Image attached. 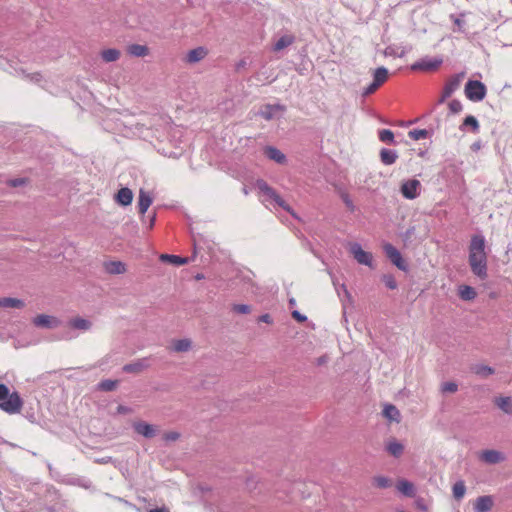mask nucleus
<instances>
[{
	"label": "nucleus",
	"instance_id": "1",
	"mask_svg": "<svg viewBox=\"0 0 512 512\" xmlns=\"http://www.w3.org/2000/svg\"><path fill=\"white\" fill-rule=\"evenodd\" d=\"M485 248V237L481 233L472 235L468 247V263L472 273L480 280H485L488 277V260Z\"/></svg>",
	"mask_w": 512,
	"mask_h": 512
},
{
	"label": "nucleus",
	"instance_id": "2",
	"mask_svg": "<svg viewBox=\"0 0 512 512\" xmlns=\"http://www.w3.org/2000/svg\"><path fill=\"white\" fill-rule=\"evenodd\" d=\"M23 400L19 393H10L5 384H0V409L8 414H17L21 411Z\"/></svg>",
	"mask_w": 512,
	"mask_h": 512
},
{
	"label": "nucleus",
	"instance_id": "3",
	"mask_svg": "<svg viewBox=\"0 0 512 512\" xmlns=\"http://www.w3.org/2000/svg\"><path fill=\"white\" fill-rule=\"evenodd\" d=\"M257 189L263 193L267 198L272 199L278 206L289 212L294 218H298L294 210L282 199L274 188L262 179L256 181Z\"/></svg>",
	"mask_w": 512,
	"mask_h": 512
},
{
	"label": "nucleus",
	"instance_id": "4",
	"mask_svg": "<svg viewBox=\"0 0 512 512\" xmlns=\"http://www.w3.org/2000/svg\"><path fill=\"white\" fill-rule=\"evenodd\" d=\"M486 92V86L478 80H469L465 85V95L473 102L482 101L486 96Z\"/></svg>",
	"mask_w": 512,
	"mask_h": 512
},
{
	"label": "nucleus",
	"instance_id": "5",
	"mask_svg": "<svg viewBox=\"0 0 512 512\" xmlns=\"http://www.w3.org/2000/svg\"><path fill=\"white\" fill-rule=\"evenodd\" d=\"M443 59L441 57H424L411 65L413 71H435L441 64Z\"/></svg>",
	"mask_w": 512,
	"mask_h": 512
},
{
	"label": "nucleus",
	"instance_id": "6",
	"mask_svg": "<svg viewBox=\"0 0 512 512\" xmlns=\"http://www.w3.org/2000/svg\"><path fill=\"white\" fill-rule=\"evenodd\" d=\"M479 459L486 464L495 465V464L505 461L506 456L501 451L494 450V449H487V450H483L480 453Z\"/></svg>",
	"mask_w": 512,
	"mask_h": 512
},
{
	"label": "nucleus",
	"instance_id": "7",
	"mask_svg": "<svg viewBox=\"0 0 512 512\" xmlns=\"http://www.w3.org/2000/svg\"><path fill=\"white\" fill-rule=\"evenodd\" d=\"M420 186L417 179H410L402 183L400 191L406 199L412 200L418 197Z\"/></svg>",
	"mask_w": 512,
	"mask_h": 512
},
{
	"label": "nucleus",
	"instance_id": "8",
	"mask_svg": "<svg viewBox=\"0 0 512 512\" xmlns=\"http://www.w3.org/2000/svg\"><path fill=\"white\" fill-rule=\"evenodd\" d=\"M384 251L386 253V256L397 268L403 271L407 269V265L403 260L401 253L392 244H386L384 246Z\"/></svg>",
	"mask_w": 512,
	"mask_h": 512
},
{
	"label": "nucleus",
	"instance_id": "9",
	"mask_svg": "<svg viewBox=\"0 0 512 512\" xmlns=\"http://www.w3.org/2000/svg\"><path fill=\"white\" fill-rule=\"evenodd\" d=\"M350 252L352 253V255L354 256V258L356 259V261L359 264H363L366 266L372 265V255L370 253L364 251L360 244H358V243L351 244Z\"/></svg>",
	"mask_w": 512,
	"mask_h": 512
},
{
	"label": "nucleus",
	"instance_id": "10",
	"mask_svg": "<svg viewBox=\"0 0 512 512\" xmlns=\"http://www.w3.org/2000/svg\"><path fill=\"white\" fill-rule=\"evenodd\" d=\"M465 74L463 72L451 76L443 87L444 98H449L459 87Z\"/></svg>",
	"mask_w": 512,
	"mask_h": 512
},
{
	"label": "nucleus",
	"instance_id": "11",
	"mask_svg": "<svg viewBox=\"0 0 512 512\" xmlns=\"http://www.w3.org/2000/svg\"><path fill=\"white\" fill-rule=\"evenodd\" d=\"M132 427L136 433L148 439L153 438L157 434L156 427L144 421L134 422Z\"/></svg>",
	"mask_w": 512,
	"mask_h": 512
},
{
	"label": "nucleus",
	"instance_id": "12",
	"mask_svg": "<svg viewBox=\"0 0 512 512\" xmlns=\"http://www.w3.org/2000/svg\"><path fill=\"white\" fill-rule=\"evenodd\" d=\"M493 507V498L490 495L480 496L474 503L475 512H489Z\"/></svg>",
	"mask_w": 512,
	"mask_h": 512
},
{
	"label": "nucleus",
	"instance_id": "13",
	"mask_svg": "<svg viewBox=\"0 0 512 512\" xmlns=\"http://www.w3.org/2000/svg\"><path fill=\"white\" fill-rule=\"evenodd\" d=\"M264 154L270 160L275 161L278 164H284L286 162V156L279 149L274 146H266L264 148Z\"/></svg>",
	"mask_w": 512,
	"mask_h": 512
},
{
	"label": "nucleus",
	"instance_id": "14",
	"mask_svg": "<svg viewBox=\"0 0 512 512\" xmlns=\"http://www.w3.org/2000/svg\"><path fill=\"white\" fill-rule=\"evenodd\" d=\"M33 323L37 327L53 328L57 326V319L48 315H38L33 319Z\"/></svg>",
	"mask_w": 512,
	"mask_h": 512
},
{
	"label": "nucleus",
	"instance_id": "15",
	"mask_svg": "<svg viewBox=\"0 0 512 512\" xmlns=\"http://www.w3.org/2000/svg\"><path fill=\"white\" fill-rule=\"evenodd\" d=\"M493 402L505 414L512 415V397H510V396L495 397Z\"/></svg>",
	"mask_w": 512,
	"mask_h": 512
},
{
	"label": "nucleus",
	"instance_id": "16",
	"mask_svg": "<svg viewBox=\"0 0 512 512\" xmlns=\"http://www.w3.org/2000/svg\"><path fill=\"white\" fill-rule=\"evenodd\" d=\"M115 200L118 204H120L122 206L130 205L133 200V193H132L131 189H129L127 187L121 188L117 192V194L115 196Z\"/></svg>",
	"mask_w": 512,
	"mask_h": 512
},
{
	"label": "nucleus",
	"instance_id": "17",
	"mask_svg": "<svg viewBox=\"0 0 512 512\" xmlns=\"http://www.w3.org/2000/svg\"><path fill=\"white\" fill-rule=\"evenodd\" d=\"M152 204V197L148 192L140 189L139 197H138V210L141 215H144L148 210L149 206Z\"/></svg>",
	"mask_w": 512,
	"mask_h": 512
},
{
	"label": "nucleus",
	"instance_id": "18",
	"mask_svg": "<svg viewBox=\"0 0 512 512\" xmlns=\"http://www.w3.org/2000/svg\"><path fill=\"white\" fill-rule=\"evenodd\" d=\"M285 107L280 104H267L259 112V115L265 120H271L274 118L277 111H284Z\"/></svg>",
	"mask_w": 512,
	"mask_h": 512
},
{
	"label": "nucleus",
	"instance_id": "19",
	"mask_svg": "<svg viewBox=\"0 0 512 512\" xmlns=\"http://www.w3.org/2000/svg\"><path fill=\"white\" fill-rule=\"evenodd\" d=\"M207 55V51L204 47H197L192 50H190L186 55V62L188 63H197L204 59V57Z\"/></svg>",
	"mask_w": 512,
	"mask_h": 512
},
{
	"label": "nucleus",
	"instance_id": "20",
	"mask_svg": "<svg viewBox=\"0 0 512 512\" xmlns=\"http://www.w3.org/2000/svg\"><path fill=\"white\" fill-rule=\"evenodd\" d=\"M386 451L393 457L398 458L403 454L404 446L393 438L386 444Z\"/></svg>",
	"mask_w": 512,
	"mask_h": 512
},
{
	"label": "nucleus",
	"instance_id": "21",
	"mask_svg": "<svg viewBox=\"0 0 512 512\" xmlns=\"http://www.w3.org/2000/svg\"><path fill=\"white\" fill-rule=\"evenodd\" d=\"M105 270L109 274H123L126 272V266L121 261H109L104 264Z\"/></svg>",
	"mask_w": 512,
	"mask_h": 512
},
{
	"label": "nucleus",
	"instance_id": "22",
	"mask_svg": "<svg viewBox=\"0 0 512 512\" xmlns=\"http://www.w3.org/2000/svg\"><path fill=\"white\" fill-rule=\"evenodd\" d=\"M398 154L395 150L383 148L380 151L381 162L385 165H392L396 162Z\"/></svg>",
	"mask_w": 512,
	"mask_h": 512
},
{
	"label": "nucleus",
	"instance_id": "23",
	"mask_svg": "<svg viewBox=\"0 0 512 512\" xmlns=\"http://www.w3.org/2000/svg\"><path fill=\"white\" fill-rule=\"evenodd\" d=\"M127 53L134 57H145L149 54V48L146 45L131 44L127 47Z\"/></svg>",
	"mask_w": 512,
	"mask_h": 512
},
{
	"label": "nucleus",
	"instance_id": "24",
	"mask_svg": "<svg viewBox=\"0 0 512 512\" xmlns=\"http://www.w3.org/2000/svg\"><path fill=\"white\" fill-rule=\"evenodd\" d=\"M24 302L17 298L3 297L0 298V307L4 309L16 308L21 309L24 307Z\"/></svg>",
	"mask_w": 512,
	"mask_h": 512
},
{
	"label": "nucleus",
	"instance_id": "25",
	"mask_svg": "<svg viewBox=\"0 0 512 512\" xmlns=\"http://www.w3.org/2000/svg\"><path fill=\"white\" fill-rule=\"evenodd\" d=\"M295 41V37L291 34H285L281 36L274 44L273 50L274 51H280L284 48L292 45Z\"/></svg>",
	"mask_w": 512,
	"mask_h": 512
},
{
	"label": "nucleus",
	"instance_id": "26",
	"mask_svg": "<svg viewBox=\"0 0 512 512\" xmlns=\"http://www.w3.org/2000/svg\"><path fill=\"white\" fill-rule=\"evenodd\" d=\"M383 416L390 421L399 422L400 421V412L396 408V406L392 404H386L383 409Z\"/></svg>",
	"mask_w": 512,
	"mask_h": 512
},
{
	"label": "nucleus",
	"instance_id": "27",
	"mask_svg": "<svg viewBox=\"0 0 512 512\" xmlns=\"http://www.w3.org/2000/svg\"><path fill=\"white\" fill-rule=\"evenodd\" d=\"M160 260L162 262H168L176 266L184 265L189 262L188 258L180 257L177 255H171V254H161Z\"/></svg>",
	"mask_w": 512,
	"mask_h": 512
},
{
	"label": "nucleus",
	"instance_id": "28",
	"mask_svg": "<svg viewBox=\"0 0 512 512\" xmlns=\"http://www.w3.org/2000/svg\"><path fill=\"white\" fill-rule=\"evenodd\" d=\"M192 342L188 338L174 340L172 343V349L175 352H187L191 349Z\"/></svg>",
	"mask_w": 512,
	"mask_h": 512
},
{
	"label": "nucleus",
	"instance_id": "29",
	"mask_svg": "<svg viewBox=\"0 0 512 512\" xmlns=\"http://www.w3.org/2000/svg\"><path fill=\"white\" fill-rule=\"evenodd\" d=\"M388 79V70L385 67L377 68L373 73V82L379 87Z\"/></svg>",
	"mask_w": 512,
	"mask_h": 512
},
{
	"label": "nucleus",
	"instance_id": "30",
	"mask_svg": "<svg viewBox=\"0 0 512 512\" xmlns=\"http://www.w3.org/2000/svg\"><path fill=\"white\" fill-rule=\"evenodd\" d=\"M120 51L115 48L105 49L101 52V57L105 62H115L120 58Z\"/></svg>",
	"mask_w": 512,
	"mask_h": 512
},
{
	"label": "nucleus",
	"instance_id": "31",
	"mask_svg": "<svg viewBox=\"0 0 512 512\" xmlns=\"http://www.w3.org/2000/svg\"><path fill=\"white\" fill-rule=\"evenodd\" d=\"M397 489L405 496L412 497L414 495V485L407 480L398 481Z\"/></svg>",
	"mask_w": 512,
	"mask_h": 512
},
{
	"label": "nucleus",
	"instance_id": "32",
	"mask_svg": "<svg viewBox=\"0 0 512 512\" xmlns=\"http://www.w3.org/2000/svg\"><path fill=\"white\" fill-rule=\"evenodd\" d=\"M432 133H433L432 129H414V130H410L408 132V136L412 140L417 141V140L425 139V138L431 136Z\"/></svg>",
	"mask_w": 512,
	"mask_h": 512
},
{
	"label": "nucleus",
	"instance_id": "33",
	"mask_svg": "<svg viewBox=\"0 0 512 512\" xmlns=\"http://www.w3.org/2000/svg\"><path fill=\"white\" fill-rule=\"evenodd\" d=\"M476 291L473 287L468 285H462L459 287V296L463 300H473L476 297Z\"/></svg>",
	"mask_w": 512,
	"mask_h": 512
},
{
	"label": "nucleus",
	"instance_id": "34",
	"mask_svg": "<svg viewBox=\"0 0 512 512\" xmlns=\"http://www.w3.org/2000/svg\"><path fill=\"white\" fill-rule=\"evenodd\" d=\"M466 127L471 128L472 132L474 133H477L479 131V123L477 119L472 115H469L464 119L462 125L460 126V129L464 130Z\"/></svg>",
	"mask_w": 512,
	"mask_h": 512
},
{
	"label": "nucleus",
	"instance_id": "35",
	"mask_svg": "<svg viewBox=\"0 0 512 512\" xmlns=\"http://www.w3.org/2000/svg\"><path fill=\"white\" fill-rule=\"evenodd\" d=\"M70 325L75 329L86 331L90 329L91 322L84 318L76 317L70 321Z\"/></svg>",
	"mask_w": 512,
	"mask_h": 512
},
{
	"label": "nucleus",
	"instance_id": "36",
	"mask_svg": "<svg viewBox=\"0 0 512 512\" xmlns=\"http://www.w3.org/2000/svg\"><path fill=\"white\" fill-rule=\"evenodd\" d=\"M453 496L456 500H460L464 497L466 492V486L464 481H457L452 487Z\"/></svg>",
	"mask_w": 512,
	"mask_h": 512
},
{
	"label": "nucleus",
	"instance_id": "37",
	"mask_svg": "<svg viewBox=\"0 0 512 512\" xmlns=\"http://www.w3.org/2000/svg\"><path fill=\"white\" fill-rule=\"evenodd\" d=\"M379 140L387 144H395L394 133L389 129H382L378 133Z\"/></svg>",
	"mask_w": 512,
	"mask_h": 512
},
{
	"label": "nucleus",
	"instance_id": "38",
	"mask_svg": "<svg viewBox=\"0 0 512 512\" xmlns=\"http://www.w3.org/2000/svg\"><path fill=\"white\" fill-rule=\"evenodd\" d=\"M145 365L142 361L129 363L123 366V371L126 373H139L144 369Z\"/></svg>",
	"mask_w": 512,
	"mask_h": 512
},
{
	"label": "nucleus",
	"instance_id": "39",
	"mask_svg": "<svg viewBox=\"0 0 512 512\" xmlns=\"http://www.w3.org/2000/svg\"><path fill=\"white\" fill-rule=\"evenodd\" d=\"M474 372L483 377H487L494 373V369L486 365H478L474 368Z\"/></svg>",
	"mask_w": 512,
	"mask_h": 512
},
{
	"label": "nucleus",
	"instance_id": "40",
	"mask_svg": "<svg viewBox=\"0 0 512 512\" xmlns=\"http://www.w3.org/2000/svg\"><path fill=\"white\" fill-rule=\"evenodd\" d=\"M391 484V480L387 477L377 476L374 478V485L378 488H388Z\"/></svg>",
	"mask_w": 512,
	"mask_h": 512
},
{
	"label": "nucleus",
	"instance_id": "41",
	"mask_svg": "<svg viewBox=\"0 0 512 512\" xmlns=\"http://www.w3.org/2000/svg\"><path fill=\"white\" fill-rule=\"evenodd\" d=\"M116 385H117V381L107 379V380H103L99 383V388L102 391L108 392V391H113L116 388Z\"/></svg>",
	"mask_w": 512,
	"mask_h": 512
},
{
	"label": "nucleus",
	"instance_id": "42",
	"mask_svg": "<svg viewBox=\"0 0 512 512\" xmlns=\"http://www.w3.org/2000/svg\"><path fill=\"white\" fill-rule=\"evenodd\" d=\"M387 288L394 290L397 288V282L392 275H384L382 278Z\"/></svg>",
	"mask_w": 512,
	"mask_h": 512
},
{
	"label": "nucleus",
	"instance_id": "43",
	"mask_svg": "<svg viewBox=\"0 0 512 512\" xmlns=\"http://www.w3.org/2000/svg\"><path fill=\"white\" fill-rule=\"evenodd\" d=\"M232 310L238 314H248L251 311V307L247 304H234Z\"/></svg>",
	"mask_w": 512,
	"mask_h": 512
},
{
	"label": "nucleus",
	"instance_id": "44",
	"mask_svg": "<svg viewBox=\"0 0 512 512\" xmlns=\"http://www.w3.org/2000/svg\"><path fill=\"white\" fill-rule=\"evenodd\" d=\"M449 109H450L451 113L457 114V113L462 111L463 106H462V103L459 100L453 99L449 103Z\"/></svg>",
	"mask_w": 512,
	"mask_h": 512
},
{
	"label": "nucleus",
	"instance_id": "45",
	"mask_svg": "<svg viewBox=\"0 0 512 512\" xmlns=\"http://www.w3.org/2000/svg\"><path fill=\"white\" fill-rule=\"evenodd\" d=\"M442 392L455 393L458 390V385L455 382H445L441 387Z\"/></svg>",
	"mask_w": 512,
	"mask_h": 512
},
{
	"label": "nucleus",
	"instance_id": "46",
	"mask_svg": "<svg viewBox=\"0 0 512 512\" xmlns=\"http://www.w3.org/2000/svg\"><path fill=\"white\" fill-rule=\"evenodd\" d=\"M342 200L346 207L353 212L355 210V205L353 204V201L351 200L350 196L348 194L342 195Z\"/></svg>",
	"mask_w": 512,
	"mask_h": 512
},
{
	"label": "nucleus",
	"instance_id": "47",
	"mask_svg": "<svg viewBox=\"0 0 512 512\" xmlns=\"http://www.w3.org/2000/svg\"><path fill=\"white\" fill-rule=\"evenodd\" d=\"M26 183L25 178H15L8 181L9 186L11 187H19Z\"/></svg>",
	"mask_w": 512,
	"mask_h": 512
},
{
	"label": "nucleus",
	"instance_id": "48",
	"mask_svg": "<svg viewBox=\"0 0 512 512\" xmlns=\"http://www.w3.org/2000/svg\"><path fill=\"white\" fill-rule=\"evenodd\" d=\"M378 88H379V86L372 81V83L364 89L363 95L364 96L370 95V94L374 93Z\"/></svg>",
	"mask_w": 512,
	"mask_h": 512
},
{
	"label": "nucleus",
	"instance_id": "49",
	"mask_svg": "<svg viewBox=\"0 0 512 512\" xmlns=\"http://www.w3.org/2000/svg\"><path fill=\"white\" fill-rule=\"evenodd\" d=\"M179 433L175 431H171L164 434V439L166 441H176L179 438Z\"/></svg>",
	"mask_w": 512,
	"mask_h": 512
},
{
	"label": "nucleus",
	"instance_id": "50",
	"mask_svg": "<svg viewBox=\"0 0 512 512\" xmlns=\"http://www.w3.org/2000/svg\"><path fill=\"white\" fill-rule=\"evenodd\" d=\"M292 317L299 322H305L307 320V317L297 310L292 312Z\"/></svg>",
	"mask_w": 512,
	"mask_h": 512
},
{
	"label": "nucleus",
	"instance_id": "51",
	"mask_svg": "<svg viewBox=\"0 0 512 512\" xmlns=\"http://www.w3.org/2000/svg\"><path fill=\"white\" fill-rule=\"evenodd\" d=\"M131 411H132L131 408L124 406V405H119L117 407L118 414H129V413H131Z\"/></svg>",
	"mask_w": 512,
	"mask_h": 512
},
{
	"label": "nucleus",
	"instance_id": "52",
	"mask_svg": "<svg viewBox=\"0 0 512 512\" xmlns=\"http://www.w3.org/2000/svg\"><path fill=\"white\" fill-rule=\"evenodd\" d=\"M385 54L386 55L396 54L398 57H403L405 52H404V50H402L400 53H396V52H394L393 48L389 46V47L386 48Z\"/></svg>",
	"mask_w": 512,
	"mask_h": 512
},
{
	"label": "nucleus",
	"instance_id": "53",
	"mask_svg": "<svg viewBox=\"0 0 512 512\" xmlns=\"http://www.w3.org/2000/svg\"><path fill=\"white\" fill-rule=\"evenodd\" d=\"M258 321L259 322H264V323H267V324H271L272 323V318L269 314H263L261 315L259 318H258Z\"/></svg>",
	"mask_w": 512,
	"mask_h": 512
},
{
	"label": "nucleus",
	"instance_id": "54",
	"mask_svg": "<svg viewBox=\"0 0 512 512\" xmlns=\"http://www.w3.org/2000/svg\"><path fill=\"white\" fill-rule=\"evenodd\" d=\"M148 512H170L168 508L166 507H157L149 510Z\"/></svg>",
	"mask_w": 512,
	"mask_h": 512
},
{
	"label": "nucleus",
	"instance_id": "55",
	"mask_svg": "<svg viewBox=\"0 0 512 512\" xmlns=\"http://www.w3.org/2000/svg\"><path fill=\"white\" fill-rule=\"evenodd\" d=\"M155 220H156V215L154 214L151 217V219L149 220V226H148L149 229H151L154 226Z\"/></svg>",
	"mask_w": 512,
	"mask_h": 512
},
{
	"label": "nucleus",
	"instance_id": "56",
	"mask_svg": "<svg viewBox=\"0 0 512 512\" xmlns=\"http://www.w3.org/2000/svg\"><path fill=\"white\" fill-rule=\"evenodd\" d=\"M454 23H455L459 28H461V27H462V25H463V23H464V21H463V20H461V19H459V18H455Z\"/></svg>",
	"mask_w": 512,
	"mask_h": 512
},
{
	"label": "nucleus",
	"instance_id": "57",
	"mask_svg": "<svg viewBox=\"0 0 512 512\" xmlns=\"http://www.w3.org/2000/svg\"><path fill=\"white\" fill-rule=\"evenodd\" d=\"M446 99H447V98H444V92L442 91V95H441V97H440V99H439V101H438V102H439L440 104H442V103H444V102L446 101Z\"/></svg>",
	"mask_w": 512,
	"mask_h": 512
},
{
	"label": "nucleus",
	"instance_id": "58",
	"mask_svg": "<svg viewBox=\"0 0 512 512\" xmlns=\"http://www.w3.org/2000/svg\"><path fill=\"white\" fill-rule=\"evenodd\" d=\"M325 362H326L325 357H321V358H319V359H318V364H319V365H320V364H323V363H325Z\"/></svg>",
	"mask_w": 512,
	"mask_h": 512
},
{
	"label": "nucleus",
	"instance_id": "59",
	"mask_svg": "<svg viewBox=\"0 0 512 512\" xmlns=\"http://www.w3.org/2000/svg\"><path fill=\"white\" fill-rule=\"evenodd\" d=\"M341 288H342V290L344 291V293L346 295H349V292H348V290H347V288H346V286L344 284L341 286Z\"/></svg>",
	"mask_w": 512,
	"mask_h": 512
},
{
	"label": "nucleus",
	"instance_id": "60",
	"mask_svg": "<svg viewBox=\"0 0 512 512\" xmlns=\"http://www.w3.org/2000/svg\"><path fill=\"white\" fill-rule=\"evenodd\" d=\"M39 77H40V75H39V74H35V75L33 76V78H32V79H35L36 81H38V80H39Z\"/></svg>",
	"mask_w": 512,
	"mask_h": 512
},
{
	"label": "nucleus",
	"instance_id": "61",
	"mask_svg": "<svg viewBox=\"0 0 512 512\" xmlns=\"http://www.w3.org/2000/svg\"><path fill=\"white\" fill-rule=\"evenodd\" d=\"M289 303H290V305H294V304H295V300H294V299H291V300L289 301Z\"/></svg>",
	"mask_w": 512,
	"mask_h": 512
}]
</instances>
